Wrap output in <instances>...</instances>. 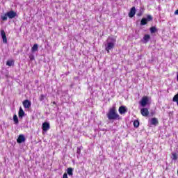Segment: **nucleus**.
<instances>
[{"instance_id": "nucleus-1", "label": "nucleus", "mask_w": 178, "mask_h": 178, "mask_svg": "<svg viewBox=\"0 0 178 178\" xmlns=\"http://www.w3.org/2000/svg\"><path fill=\"white\" fill-rule=\"evenodd\" d=\"M115 44H116V38L113 37H108L106 40V44H104L105 50L108 54L110 51L115 48Z\"/></svg>"}, {"instance_id": "nucleus-2", "label": "nucleus", "mask_w": 178, "mask_h": 178, "mask_svg": "<svg viewBox=\"0 0 178 178\" xmlns=\"http://www.w3.org/2000/svg\"><path fill=\"white\" fill-rule=\"evenodd\" d=\"M107 118L108 120H119V119H120V116L116 113V108L115 107H112L109 109L107 113Z\"/></svg>"}, {"instance_id": "nucleus-3", "label": "nucleus", "mask_w": 178, "mask_h": 178, "mask_svg": "<svg viewBox=\"0 0 178 178\" xmlns=\"http://www.w3.org/2000/svg\"><path fill=\"white\" fill-rule=\"evenodd\" d=\"M148 101L149 99L147 97V96L143 97L141 101L140 102L141 106H143V108L147 106V105H148Z\"/></svg>"}, {"instance_id": "nucleus-4", "label": "nucleus", "mask_w": 178, "mask_h": 178, "mask_svg": "<svg viewBox=\"0 0 178 178\" xmlns=\"http://www.w3.org/2000/svg\"><path fill=\"white\" fill-rule=\"evenodd\" d=\"M22 104L25 109H30V108H31V102H30L29 99L24 100Z\"/></svg>"}, {"instance_id": "nucleus-5", "label": "nucleus", "mask_w": 178, "mask_h": 178, "mask_svg": "<svg viewBox=\"0 0 178 178\" xmlns=\"http://www.w3.org/2000/svg\"><path fill=\"white\" fill-rule=\"evenodd\" d=\"M42 129L43 131H48L51 129V126L49 122H45L42 124Z\"/></svg>"}, {"instance_id": "nucleus-6", "label": "nucleus", "mask_w": 178, "mask_h": 178, "mask_svg": "<svg viewBox=\"0 0 178 178\" xmlns=\"http://www.w3.org/2000/svg\"><path fill=\"white\" fill-rule=\"evenodd\" d=\"M6 13H7V16L9 19H13V18L16 17V16H17L16 12H15L13 10L8 11Z\"/></svg>"}, {"instance_id": "nucleus-7", "label": "nucleus", "mask_w": 178, "mask_h": 178, "mask_svg": "<svg viewBox=\"0 0 178 178\" xmlns=\"http://www.w3.org/2000/svg\"><path fill=\"white\" fill-rule=\"evenodd\" d=\"M1 35L3 40V42L4 44H7L8 43V39L6 38V33H5L4 30H1Z\"/></svg>"}, {"instance_id": "nucleus-8", "label": "nucleus", "mask_w": 178, "mask_h": 178, "mask_svg": "<svg viewBox=\"0 0 178 178\" xmlns=\"http://www.w3.org/2000/svg\"><path fill=\"white\" fill-rule=\"evenodd\" d=\"M118 112L120 115H124V113H127V107L124 106H120L118 109Z\"/></svg>"}, {"instance_id": "nucleus-9", "label": "nucleus", "mask_w": 178, "mask_h": 178, "mask_svg": "<svg viewBox=\"0 0 178 178\" xmlns=\"http://www.w3.org/2000/svg\"><path fill=\"white\" fill-rule=\"evenodd\" d=\"M140 113H141V115L143 116H148V115H149V111H148V108H143L140 110Z\"/></svg>"}, {"instance_id": "nucleus-10", "label": "nucleus", "mask_w": 178, "mask_h": 178, "mask_svg": "<svg viewBox=\"0 0 178 178\" xmlns=\"http://www.w3.org/2000/svg\"><path fill=\"white\" fill-rule=\"evenodd\" d=\"M24 141H26V138H24V135H19L17 140V142L19 144H22V143H24Z\"/></svg>"}, {"instance_id": "nucleus-11", "label": "nucleus", "mask_w": 178, "mask_h": 178, "mask_svg": "<svg viewBox=\"0 0 178 178\" xmlns=\"http://www.w3.org/2000/svg\"><path fill=\"white\" fill-rule=\"evenodd\" d=\"M135 15H136V7H132L129 13V17H134Z\"/></svg>"}, {"instance_id": "nucleus-12", "label": "nucleus", "mask_w": 178, "mask_h": 178, "mask_svg": "<svg viewBox=\"0 0 178 178\" xmlns=\"http://www.w3.org/2000/svg\"><path fill=\"white\" fill-rule=\"evenodd\" d=\"M151 124H152L153 126H156L158 124V119H156V118H153L151 119Z\"/></svg>"}, {"instance_id": "nucleus-13", "label": "nucleus", "mask_w": 178, "mask_h": 178, "mask_svg": "<svg viewBox=\"0 0 178 178\" xmlns=\"http://www.w3.org/2000/svg\"><path fill=\"white\" fill-rule=\"evenodd\" d=\"M19 115V118H23V116H24V111H23V108H22V107L19 108V111L18 113Z\"/></svg>"}, {"instance_id": "nucleus-14", "label": "nucleus", "mask_w": 178, "mask_h": 178, "mask_svg": "<svg viewBox=\"0 0 178 178\" xmlns=\"http://www.w3.org/2000/svg\"><path fill=\"white\" fill-rule=\"evenodd\" d=\"M67 175L69 176H73V169L72 168H68L67 169Z\"/></svg>"}, {"instance_id": "nucleus-15", "label": "nucleus", "mask_w": 178, "mask_h": 178, "mask_svg": "<svg viewBox=\"0 0 178 178\" xmlns=\"http://www.w3.org/2000/svg\"><path fill=\"white\" fill-rule=\"evenodd\" d=\"M31 51L32 52H35L38 51V44H33V46L31 48Z\"/></svg>"}, {"instance_id": "nucleus-16", "label": "nucleus", "mask_w": 178, "mask_h": 178, "mask_svg": "<svg viewBox=\"0 0 178 178\" xmlns=\"http://www.w3.org/2000/svg\"><path fill=\"white\" fill-rule=\"evenodd\" d=\"M15 65V60H8L6 62V65L7 66H13Z\"/></svg>"}, {"instance_id": "nucleus-17", "label": "nucleus", "mask_w": 178, "mask_h": 178, "mask_svg": "<svg viewBox=\"0 0 178 178\" xmlns=\"http://www.w3.org/2000/svg\"><path fill=\"white\" fill-rule=\"evenodd\" d=\"M1 19L3 22H6V20H8V14L6 13V14H4V15H1Z\"/></svg>"}, {"instance_id": "nucleus-18", "label": "nucleus", "mask_w": 178, "mask_h": 178, "mask_svg": "<svg viewBox=\"0 0 178 178\" xmlns=\"http://www.w3.org/2000/svg\"><path fill=\"white\" fill-rule=\"evenodd\" d=\"M149 38H151V36H149V35H145V36L143 37L144 42H148V41H149Z\"/></svg>"}, {"instance_id": "nucleus-19", "label": "nucleus", "mask_w": 178, "mask_h": 178, "mask_svg": "<svg viewBox=\"0 0 178 178\" xmlns=\"http://www.w3.org/2000/svg\"><path fill=\"white\" fill-rule=\"evenodd\" d=\"M148 23V21L147 20V18H143L140 21V25L141 26H145Z\"/></svg>"}, {"instance_id": "nucleus-20", "label": "nucleus", "mask_w": 178, "mask_h": 178, "mask_svg": "<svg viewBox=\"0 0 178 178\" xmlns=\"http://www.w3.org/2000/svg\"><path fill=\"white\" fill-rule=\"evenodd\" d=\"M13 120L15 124H17L19 123V118H17V115L16 114L13 115Z\"/></svg>"}, {"instance_id": "nucleus-21", "label": "nucleus", "mask_w": 178, "mask_h": 178, "mask_svg": "<svg viewBox=\"0 0 178 178\" xmlns=\"http://www.w3.org/2000/svg\"><path fill=\"white\" fill-rule=\"evenodd\" d=\"M171 158L172 161H177V154L176 153H172Z\"/></svg>"}, {"instance_id": "nucleus-22", "label": "nucleus", "mask_w": 178, "mask_h": 178, "mask_svg": "<svg viewBox=\"0 0 178 178\" xmlns=\"http://www.w3.org/2000/svg\"><path fill=\"white\" fill-rule=\"evenodd\" d=\"M150 33H152V34H154V33H156V28L155 26L151 27Z\"/></svg>"}, {"instance_id": "nucleus-23", "label": "nucleus", "mask_w": 178, "mask_h": 178, "mask_svg": "<svg viewBox=\"0 0 178 178\" xmlns=\"http://www.w3.org/2000/svg\"><path fill=\"white\" fill-rule=\"evenodd\" d=\"M134 127H138V126H140V122H138V120H135L134 122Z\"/></svg>"}, {"instance_id": "nucleus-24", "label": "nucleus", "mask_w": 178, "mask_h": 178, "mask_svg": "<svg viewBox=\"0 0 178 178\" xmlns=\"http://www.w3.org/2000/svg\"><path fill=\"white\" fill-rule=\"evenodd\" d=\"M39 99H40V101H44V99H45V95H41Z\"/></svg>"}, {"instance_id": "nucleus-25", "label": "nucleus", "mask_w": 178, "mask_h": 178, "mask_svg": "<svg viewBox=\"0 0 178 178\" xmlns=\"http://www.w3.org/2000/svg\"><path fill=\"white\" fill-rule=\"evenodd\" d=\"M146 19L147 22H151V20H152V17L151 15H147Z\"/></svg>"}, {"instance_id": "nucleus-26", "label": "nucleus", "mask_w": 178, "mask_h": 178, "mask_svg": "<svg viewBox=\"0 0 178 178\" xmlns=\"http://www.w3.org/2000/svg\"><path fill=\"white\" fill-rule=\"evenodd\" d=\"M29 59H30V60H34V59H35L34 55L30 54Z\"/></svg>"}, {"instance_id": "nucleus-27", "label": "nucleus", "mask_w": 178, "mask_h": 178, "mask_svg": "<svg viewBox=\"0 0 178 178\" xmlns=\"http://www.w3.org/2000/svg\"><path fill=\"white\" fill-rule=\"evenodd\" d=\"M63 178H69L67 177V173H64L63 175Z\"/></svg>"}, {"instance_id": "nucleus-28", "label": "nucleus", "mask_w": 178, "mask_h": 178, "mask_svg": "<svg viewBox=\"0 0 178 178\" xmlns=\"http://www.w3.org/2000/svg\"><path fill=\"white\" fill-rule=\"evenodd\" d=\"M175 15H178V9L177 10H175Z\"/></svg>"}, {"instance_id": "nucleus-29", "label": "nucleus", "mask_w": 178, "mask_h": 178, "mask_svg": "<svg viewBox=\"0 0 178 178\" xmlns=\"http://www.w3.org/2000/svg\"><path fill=\"white\" fill-rule=\"evenodd\" d=\"M177 81L178 82V72H177Z\"/></svg>"}, {"instance_id": "nucleus-30", "label": "nucleus", "mask_w": 178, "mask_h": 178, "mask_svg": "<svg viewBox=\"0 0 178 178\" xmlns=\"http://www.w3.org/2000/svg\"><path fill=\"white\" fill-rule=\"evenodd\" d=\"M77 153H78V154H80V149H78Z\"/></svg>"}, {"instance_id": "nucleus-31", "label": "nucleus", "mask_w": 178, "mask_h": 178, "mask_svg": "<svg viewBox=\"0 0 178 178\" xmlns=\"http://www.w3.org/2000/svg\"><path fill=\"white\" fill-rule=\"evenodd\" d=\"M137 16H138V17L141 16V13L137 14Z\"/></svg>"}]
</instances>
